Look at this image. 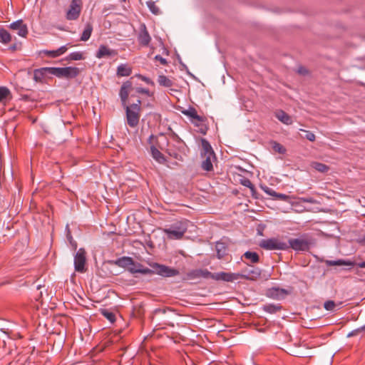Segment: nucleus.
Instances as JSON below:
<instances>
[{
  "instance_id": "obj_28",
  "label": "nucleus",
  "mask_w": 365,
  "mask_h": 365,
  "mask_svg": "<svg viewBox=\"0 0 365 365\" xmlns=\"http://www.w3.org/2000/svg\"><path fill=\"white\" fill-rule=\"evenodd\" d=\"M86 58L85 54L82 51H74L71 53L67 57L68 61H81Z\"/></svg>"
},
{
  "instance_id": "obj_8",
  "label": "nucleus",
  "mask_w": 365,
  "mask_h": 365,
  "mask_svg": "<svg viewBox=\"0 0 365 365\" xmlns=\"http://www.w3.org/2000/svg\"><path fill=\"white\" fill-rule=\"evenodd\" d=\"M259 245L266 250H286L289 249L287 243L275 237L264 239L260 241Z\"/></svg>"
},
{
  "instance_id": "obj_19",
  "label": "nucleus",
  "mask_w": 365,
  "mask_h": 365,
  "mask_svg": "<svg viewBox=\"0 0 365 365\" xmlns=\"http://www.w3.org/2000/svg\"><path fill=\"white\" fill-rule=\"evenodd\" d=\"M132 73V68L127 63H122L117 68L116 74L118 77L129 76Z\"/></svg>"
},
{
  "instance_id": "obj_36",
  "label": "nucleus",
  "mask_w": 365,
  "mask_h": 365,
  "mask_svg": "<svg viewBox=\"0 0 365 365\" xmlns=\"http://www.w3.org/2000/svg\"><path fill=\"white\" fill-rule=\"evenodd\" d=\"M201 272V269H195L190 271L187 273V276L188 279H193L196 278L200 277V273Z\"/></svg>"
},
{
  "instance_id": "obj_46",
  "label": "nucleus",
  "mask_w": 365,
  "mask_h": 365,
  "mask_svg": "<svg viewBox=\"0 0 365 365\" xmlns=\"http://www.w3.org/2000/svg\"><path fill=\"white\" fill-rule=\"evenodd\" d=\"M243 185L248 187H250L251 189H253L254 187L252 183L249 180H245Z\"/></svg>"
},
{
  "instance_id": "obj_35",
  "label": "nucleus",
  "mask_w": 365,
  "mask_h": 365,
  "mask_svg": "<svg viewBox=\"0 0 365 365\" xmlns=\"http://www.w3.org/2000/svg\"><path fill=\"white\" fill-rule=\"evenodd\" d=\"M202 145L204 150V155H208L209 153H214L210 144L205 139L202 140Z\"/></svg>"
},
{
  "instance_id": "obj_9",
  "label": "nucleus",
  "mask_w": 365,
  "mask_h": 365,
  "mask_svg": "<svg viewBox=\"0 0 365 365\" xmlns=\"http://www.w3.org/2000/svg\"><path fill=\"white\" fill-rule=\"evenodd\" d=\"M86 252L83 248H80L74 256L75 270L80 273L86 272Z\"/></svg>"
},
{
  "instance_id": "obj_39",
  "label": "nucleus",
  "mask_w": 365,
  "mask_h": 365,
  "mask_svg": "<svg viewBox=\"0 0 365 365\" xmlns=\"http://www.w3.org/2000/svg\"><path fill=\"white\" fill-rule=\"evenodd\" d=\"M136 76L142 80L143 81H144L145 83H146L148 85H150V86H154V82L149 78L146 77V76H144L141 74H138L136 75Z\"/></svg>"
},
{
  "instance_id": "obj_41",
  "label": "nucleus",
  "mask_w": 365,
  "mask_h": 365,
  "mask_svg": "<svg viewBox=\"0 0 365 365\" xmlns=\"http://www.w3.org/2000/svg\"><path fill=\"white\" fill-rule=\"evenodd\" d=\"M103 315L111 322H113L115 320V316L112 312H104Z\"/></svg>"
},
{
  "instance_id": "obj_1",
  "label": "nucleus",
  "mask_w": 365,
  "mask_h": 365,
  "mask_svg": "<svg viewBox=\"0 0 365 365\" xmlns=\"http://www.w3.org/2000/svg\"><path fill=\"white\" fill-rule=\"evenodd\" d=\"M150 267L154 269L153 271L133 261V264L130 267V272L133 274L141 273L144 274L155 272L165 277H174L179 274L178 269L158 263L150 264Z\"/></svg>"
},
{
  "instance_id": "obj_13",
  "label": "nucleus",
  "mask_w": 365,
  "mask_h": 365,
  "mask_svg": "<svg viewBox=\"0 0 365 365\" xmlns=\"http://www.w3.org/2000/svg\"><path fill=\"white\" fill-rule=\"evenodd\" d=\"M9 27L14 31H18L19 36L25 38L28 34L27 26L24 24L22 20H18L11 23Z\"/></svg>"
},
{
  "instance_id": "obj_17",
  "label": "nucleus",
  "mask_w": 365,
  "mask_h": 365,
  "mask_svg": "<svg viewBox=\"0 0 365 365\" xmlns=\"http://www.w3.org/2000/svg\"><path fill=\"white\" fill-rule=\"evenodd\" d=\"M205 159L202 162V168L206 171H211L213 169L212 163L216 160L215 153H209L204 155Z\"/></svg>"
},
{
  "instance_id": "obj_48",
  "label": "nucleus",
  "mask_w": 365,
  "mask_h": 365,
  "mask_svg": "<svg viewBox=\"0 0 365 365\" xmlns=\"http://www.w3.org/2000/svg\"><path fill=\"white\" fill-rule=\"evenodd\" d=\"M155 138H156V137H155V136H154L153 135H151L150 136V138H149V143H152V140H153V139H155Z\"/></svg>"
},
{
  "instance_id": "obj_7",
  "label": "nucleus",
  "mask_w": 365,
  "mask_h": 365,
  "mask_svg": "<svg viewBox=\"0 0 365 365\" xmlns=\"http://www.w3.org/2000/svg\"><path fill=\"white\" fill-rule=\"evenodd\" d=\"M42 71H48V74L56 76L58 78H75L80 73L78 68L71 66L64 68L46 67L42 68Z\"/></svg>"
},
{
  "instance_id": "obj_12",
  "label": "nucleus",
  "mask_w": 365,
  "mask_h": 365,
  "mask_svg": "<svg viewBox=\"0 0 365 365\" xmlns=\"http://www.w3.org/2000/svg\"><path fill=\"white\" fill-rule=\"evenodd\" d=\"M138 41L142 46H148L151 41V37L145 24H143L140 27V30L138 36Z\"/></svg>"
},
{
  "instance_id": "obj_44",
  "label": "nucleus",
  "mask_w": 365,
  "mask_h": 365,
  "mask_svg": "<svg viewBox=\"0 0 365 365\" xmlns=\"http://www.w3.org/2000/svg\"><path fill=\"white\" fill-rule=\"evenodd\" d=\"M300 200L303 202H308V203H315L316 200L312 197H302L300 198Z\"/></svg>"
},
{
  "instance_id": "obj_23",
  "label": "nucleus",
  "mask_w": 365,
  "mask_h": 365,
  "mask_svg": "<svg viewBox=\"0 0 365 365\" xmlns=\"http://www.w3.org/2000/svg\"><path fill=\"white\" fill-rule=\"evenodd\" d=\"M276 118L286 125H291L292 123V118L289 115L283 110H278L275 113Z\"/></svg>"
},
{
  "instance_id": "obj_11",
  "label": "nucleus",
  "mask_w": 365,
  "mask_h": 365,
  "mask_svg": "<svg viewBox=\"0 0 365 365\" xmlns=\"http://www.w3.org/2000/svg\"><path fill=\"white\" fill-rule=\"evenodd\" d=\"M240 277H243L242 275H240L239 274H235V273H227V272H218L215 273L213 276H212V279L215 280H222L225 282H233L235 280H237L240 278Z\"/></svg>"
},
{
  "instance_id": "obj_40",
  "label": "nucleus",
  "mask_w": 365,
  "mask_h": 365,
  "mask_svg": "<svg viewBox=\"0 0 365 365\" xmlns=\"http://www.w3.org/2000/svg\"><path fill=\"white\" fill-rule=\"evenodd\" d=\"M200 277L208 278L211 277L214 275V274L207 271V269H201V272L200 273Z\"/></svg>"
},
{
  "instance_id": "obj_18",
  "label": "nucleus",
  "mask_w": 365,
  "mask_h": 365,
  "mask_svg": "<svg viewBox=\"0 0 365 365\" xmlns=\"http://www.w3.org/2000/svg\"><path fill=\"white\" fill-rule=\"evenodd\" d=\"M262 190L267 195L274 197L275 199L281 200L283 201H288L289 199V196L285 194L278 193L267 186H262Z\"/></svg>"
},
{
  "instance_id": "obj_32",
  "label": "nucleus",
  "mask_w": 365,
  "mask_h": 365,
  "mask_svg": "<svg viewBox=\"0 0 365 365\" xmlns=\"http://www.w3.org/2000/svg\"><path fill=\"white\" fill-rule=\"evenodd\" d=\"M147 6L149 8L150 11L155 15H158L160 14V9L158 6L155 4V3L153 1H147Z\"/></svg>"
},
{
  "instance_id": "obj_43",
  "label": "nucleus",
  "mask_w": 365,
  "mask_h": 365,
  "mask_svg": "<svg viewBox=\"0 0 365 365\" xmlns=\"http://www.w3.org/2000/svg\"><path fill=\"white\" fill-rule=\"evenodd\" d=\"M306 138L309 140V141H314L315 140V135L309 131H307Z\"/></svg>"
},
{
  "instance_id": "obj_34",
  "label": "nucleus",
  "mask_w": 365,
  "mask_h": 365,
  "mask_svg": "<svg viewBox=\"0 0 365 365\" xmlns=\"http://www.w3.org/2000/svg\"><path fill=\"white\" fill-rule=\"evenodd\" d=\"M48 73V71H42V68L34 71V79L36 81H41L42 77Z\"/></svg>"
},
{
  "instance_id": "obj_31",
  "label": "nucleus",
  "mask_w": 365,
  "mask_h": 365,
  "mask_svg": "<svg viewBox=\"0 0 365 365\" xmlns=\"http://www.w3.org/2000/svg\"><path fill=\"white\" fill-rule=\"evenodd\" d=\"M244 257L252 263H257L259 259L258 254L252 252H246L244 254Z\"/></svg>"
},
{
  "instance_id": "obj_42",
  "label": "nucleus",
  "mask_w": 365,
  "mask_h": 365,
  "mask_svg": "<svg viewBox=\"0 0 365 365\" xmlns=\"http://www.w3.org/2000/svg\"><path fill=\"white\" fill-rule=\"evenodd\" d=\"M155 60L159 61L160 63V64H162V65H167L168 64V62H167L166 59L163 58L160 55L155 56Z\"/></svg>"
},
{
  "instance_id": "obj_21",
  "label": "nucleus",
  "mask_w": 365,
  "mask_h": 365,
  "mask_svg": "<svg viewBox=\"0 0 365 365\" xmlns=\"http://www.w3.org/2000/svg\"><path fill=\"white\" fill-rule=\"evenodd\" d=\"M115 264L118 267L126 268L130 272V267L133 264V259L129 257H123L118 259Z\"/></svg>"
},
{
  "instance_id": "obj_33",
  "label": "nucleus",
  "mask_w": 365,
  "mask_h": 365,
  "mask_svg": "<svg viewBox=\"0 0 365 365\" xmlns=\"http://www.w3.org/2000/svg\"><path fill=\"white\" fill-rule=\"evenodd\" d=\"M328 265H354V263L350 261H345L343 259H339L336 261H327Z\"/></svg>"
},
{
  "instance_id": "obj_29",
  "label": "nucleus",
  "mask_w": 365,
  "mask_h": 365,
  "mask_svg": "<svg viewBox=\"0 0 365 365\" xmlns=\"http://www.w3.org/2000/svg\"><path fill=\"white\" fill-rule=\"evenodd\" d=\"M312 167L321 173H326L329 170V168L327 165L318 162L313 163Z\"/></svg>"
},
{
  "instance_id": "obj_10",
  "label": "nucleus",
  "mask_w": 365,
  "mask_h": 365,
  "mask_svg": "<svg viewBox=\"0 0 365 365\" xmlns=\"http://www.w3.org/2000/svg\"><path fill=\"white\" fill-rule=\"evenodd\" d=\"M82 9L81 0H72L66 14V18L69 21H74L78 19Z\"/></svg>"
},
{
  "instance_id": "obj_3",
  "label": "nucleus",
  "mask_w": 365,
  "mask_h": 365,
  "mask_svg": "<svg viewBox=\"0 0 365 365\" xmlns=\"http://www.w3.org/2000/svg\"><path fill=\"white\" fill-rule=\"evenodd\" d=\"M127 124L130 128H135L139 123L141 113V101L138 99L137 103L125 106Z\"/></svg>"
},
{
  "instance_id": "obj_27",
  "label": "nucleus",
  "mask_w": 365,
  "mask_h": 365,
  "mask_svg": "<svg viewBox=\"0 0 365 365\" xmlns=\"http://www.w3.org/2000/svg\"><path fill=\"white\" fill-rule=\"evenodd\" d=\"M11 41V36L9 32L4 28H0V42L7 44Z\"/></svg>"
},
{
  "instance_id": "obj_25",
  "label": "nucleus",
  "mask_w": 365,
  "mask_h": 365,
  "mask_svg": "<svg viewBox=\"0 0 365 365\" xmlns=\"http://www.w3.org/2000/svg\"><path fill=\"white\" fill-rule=\"evenodd\" d=\"M93 32V26L91 24L88 23L86 24L85 28L83 31V33L81 36V41H88Z\"/></svg>"
},
{
  "instance_id": "obj_5",
  "label": "nucleus",
  "mask_w": 365,
  "mask_h": 365,
  "mask_svg": "<svg viewBox=\"0 0 365 365\" xmlns=\"http://www.w3.org/2000/svg\"><path fill=\"white\" fill-rule=\"evenodd\" d=\"M187 220H182L173 225L170 228H165L163 232L168 240H181L187 230Z\"/></svg>"
},
{
  "instance_id": "obj_16",
  "label": "nucleus",
  "mask_w": 365,
  "mask_h": 365,
  "mask_svg": "<svg viewBox=\"0 0 365 365\" xmlns=\"http://www.w3.org/2000/svg\"><path fill=\"white\" fill-rule=\"evenodd\" d=\"M115 55H117L115 50L110 49L107 46L101 45L96 53V57L97 58H102L103 57L114 56Z\"/></svg>"
},
{
  "instance_id": "obj_47",
  "label": "nucleus",
  "mask_w": 365,
  "mask_h": 365,
  "mask_svg": "<svg viewBox=\"0 0 365 365\" xmlns=\"http://www.w3.org/2000/svg\"><path fill=\"white\" fill-rule=\"evenodd\" d=\"M359 268H365V262H359L357 264Z\"/></svg>"
},
{
  "instance_id": "obj_38",
  "label": "nucleus",
  "mask_w": 365,
  "mask_h": 365,
  "mask_svg": "<svg viewBox=\"0 0 365 365\" xmlns=\"http://www.w3.org/2000/svg\"><path fill=\"white\" fill-rule=\"evenodd\" d=\"M273 148L275 151L281 154H284L286 152V149L280 143H275L273 146Z\"/></svg>"
},
{
  "instance_id": "obj_15",
  "label": "nucleus",
  "mask_w": 365,
  "mask_h": 365,
  "mask_svg": "<svg viewBox=\"0 0 365 365\" xmlns=\"http://www.w3.org/2000/svg\"><path fill=\"white\" fill-rule=\"evenodd\" d=\"M132 88V83L130 81L124 82L120 88L119 96L122 103L125 106L128 98L129 92Z\"/></svg>"
},
{
  "instance_id": "obj_20",
  "label": "nucleus",
  "mask_w": 365,
  "mask_h": 365,
  "mask_svg": "<svg viewBox=\"0 0 365 365\" xmlns=\"http://www.w3.org/2000/svg\"><path fill=\"white\" fill-rule=\"evenodd\" d=\"M150 153L152 157L159 163L164 164L166 162V158L164 155L155 148V145L150 146Z\"/></svg>"
},
{
  "instance_id": "obj_37",
  "label": "nucleus",
  "mask_w": 365,
  "mask_h": 365,
  "mask_svg": "<svg viewBox=\"0 0 365 365\" xmlns=\"http://www.w3.org/2000/svg\"><path fill=\"white\" fill-rule=\"evenodd\" d=\"M336 307L335 302L332 300H328L324 302V307L327 311H332Z\"/></svg>"
},
{
  "instance_id": "obj_45",
  "label": "nucleus",
  "mask_w": 365,
  "mask_h": 365,
  "mask_svg": "<svg viewBox=\"0 0 365 365\" xmlns=\"http://www.w3.org/2000/svg\"><path fill=\"white\" fill-rule=\"evenodd\" d=\"M137 91L138 93H142V94H145V95H148V96H150V91L147 88H138L137 89Z\"/></svg>"
},
{
  "instance_id": "obj_4",
  "label": "nucleus",
  "mask_w": 365,
  "mask_h": 365,
  "mask_svg": "<svg viewBox=\"0 0 365 365\" xmlns=\"http://www.w3.org/2000/svg\"><path fill=\"white\" fill-rule=\"evenodd\" d=\"M287 244L289 248H292L297 252L309 251L314 245V240L308 235H303L299 238H291Z\"/></svg>"
},
{
  "instance_id": "obj_14",
  "label": "nucleus",
  "mask_w": 365,
  "mask_h": 365,
  "mask_svg": "<svg viewBox=\"0 0 365 365\" xmlns=\"http://www.w3.org/2000/svg\"><path fill=\"white\" fill-rule=\"evenodd\" d=\"M70 47H72V45L68 43L66 45L61 46L56 50H43L41 53L50 58H57L65 53Z\"/></svg>"
},
{
  "instance_id": "obj_24",
  "label": "nucleus",
  "mask_w": 365,
  "mask_h": 365,
  "mask_svg": "<svg viewBox=\"0 0 365 365\" xmlns=\"http://www.w3.org/2000/svg\"><path fill=\"white\" fill-rule=\"evenodd\" d=\"M11 98L9 89L5 86H0V103H5Z\"/></svg>"
},
{
  "instance_id": "obj_2",
  "label": "nucleus",
  "mask_w": 365,
  "mask_h": 365,
  "mask_svg": "<svg viewBox=\"0 0 365 365\" xmlns=\"http://www.w3.org/2000/svg\"><path fill=\"white\" fill-rule=\"evenodd\" d=\"M181 113L189 118L190 123L195 127L197 128L198 133L202 135H205L207 133L209 126L207 117L198 115L197 110L194 107L190 106L187 109L181 110Z\"/></svg>"
},
{
  "instance_id": "obj_51",
  "label": "nucleus",
  "mask_w": 365,
  "mask_h": 365,
  "mask_svg": "<svg viewBox=\"0 0 365 365\" xmlns=\"http://www.w3.org/2000/svg\"><path fill=\"white\" fill-rule=\"evenodd\" d=\"M76 247H77V245H76V244H75L74 245V249H76Z\"/></svg>"
},
{
  "instance_id": "obj_6",
  "label": "nucleus",
  "mask_w": 365,
  "mask_h": 365,
  "mask_svg": "<svg viewBox=\"0 0 365 365\" xmlns=\"http://www.w3.org/2000/svg\"><path fill=\"white\" fill-rule=\"evenodd\" d=\"M187 220H182L173 225L170 228H165L163 232L168 240H181L187 230Z\"/></svg>"
},
{
  "instance_id": "obj_26",
  "label": "nucleus",
  "mask_w": 365,
  "mask_h": 365,
  "mask_svg": "<svg viewBox=\"0 0 365 365\" xmlns=\"http://www.w3.org/2000/svg\"><path fill=\"white\" fill-rule=\"evenodd\" d=\"M158 83L160 86L165 88H170L173 86V81L163 74L158 76Z\"/></svg>"
},
{
  "instance_id": "obj_49",
  "label": "nucleus",
  "mask_w": 365,
  "mask_h": 365,
  "mask_svg": "<svg viewBox=\"0 0 365 365\" xmlns=\"http://www.w3.org/2000/svg\"><path fill=\"white\" fill-rule=\"evenodd\" d=\"M360 242L363 245H365V236L361 240Z\"/></svg>"
},
{
  "instance_id": "obj_22",
  "label": "nucleus",
  "mask_w": 365,
  "mask_h": 365,
  "mask_svg": "<svg viewBox=\"0 0 365 365\" xmlns=\"http://www.w3.org/2000/svg\"><path fill=\"white\" fill-rule=\"evenodd\" d=\"M215 249L219 259L223 258L227 253V245L225 242H217L215 245Z\"/></svg>"
},
{
  "instance_id": "obj_30",
  "label": "nucleus",
  "mask_w": 365,
  "mask_h": 365,
  "mask_svg": "<svg viewBox=\"0 0 365 365\" xmlns=\"http://www.w3.org/2000/svg\"><path fill=\"white\" fill-rule=\"evenodd\" d=\"M281 306L274 304H266L263 307V310L269 314H274L281 309Z\"/></svg>"
},
{
  "instance_id": "obj_50",
  "label": "nucleus",
  "mask_w": 365,
  "mask_h": 365,
  "mask_svg": "<svg viewBox=\"0 0 365 365\" xmlns=\"http://www.w3.org/2000/svg\"><path fill=\"white\" fill-rule=\"evenodd\" d=\"M121 2H125L127 0H120Z\"/></svg>"
}]
</instances>
